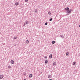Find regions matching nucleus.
<instances>
[{
  "label": "nucleus",
  "instance_id": "412c9836",
  "mask_svg": "<svg viewBox=\"0 0 80 80\" xmlns=\"http://www.w3.org/2000/svg\"><path fill=\"white\" fill-rule=\"evenodd\" d=\"M61 37H62V38H63V35H61Z\"/></svg>",
  "mask_w": 80,
  "mask_h": 80
},
{
  "label": "nucleus",
  "instance_id": "ddd939ff",
  "mask_svg": "<svg viewBox=\"0 0 80 80\" xmlns=\"http://www.w3.org/2000/svg\"><path fill=\"white\" fill-rule=\"evenodd\" d=\"M73 65H75V64H76V62H74L72 63Z\"/></svg>",
  "mask_w": 80,
  "mask_h": 80
},
{
  "label": "nucleus",
  "instance_id": "4468645a",
  "mask_svg": "<svg viewBox=\"0 0 80 80\" xmlns=\"http://www.w3.org/2000/svg\"><path fill=\"white\" fill-rule=\"evenodd\" d=\"M48 78H51V76L50 75H48Z\"/></svg>",
  "mask_w": 80,
  "mask_h": 80
},
{
  "label": "nucleus",
  "instance_id": "2eb2a0df",
  "mask_svg": "<svg viewBox=\"0 0 80 80\" xmlns=\"http://www.w3.org/2000/svg\"><path fill=\"white\" fill-rule=\"evenodd\" d=\"M56 65V62H55L53 63V65L54 66V65Z\"/></svg>",
  "mask_w": 80,
  "mask_h": 80
},
{
  "label": "nucleus",
  "instance_id": "9b49d317",
  "mask_svg": "<svg viewBox=\"0 0 80 80\" xmlns=\"http://www.w3.org/2000/svg\"><path fill=\"white\" fill-rule=\"evenodd\" d=\"M25 23L26 24V25H27V24H28V21H26L25 22Z\"/></svg>",
  "mask_w": 80,
  "mask_h": 80
},
{
  "label": "nucleus",
  "instance_id": "6ab92c4d",
  "mask_svg": "<svg viewBox=\"0 0 80 80\" xmlns=\"http://www.w3.org/2000/svg\"><path fill=\"white\" fill-rule=\"evenodd\" d=\"M14 40L15 39H17V37H14Z\"/></svg>",
  "mask_w": 80,
  "mask_h": 80
},
{
  "label": "nucleus",
  "instance_id": "5701e85b",
  "mask_svg": "<svg viewBox=\"0 0 80 80\" xmlns=\"http://www.w3.org/2000/svg\"><path fill=\"white\" fill-rule=\"evenodd\" d=\"M48 23H47V22H46L45 23V25H47Z\"/></svg>",
  "mask_w": 80,
  "mask_h": 80
},
{
  "label": "nucleus",
  "instance_id": "f03ea898",
  "mask_svg": "<svg viewBox=\"0 0 80 80\" xmlns=\"http://www.w3.org/2000/svg\"><path fill=\"white\" fill-rule=\"evenodd\" d=\"M10 62L12 64H14V63H15L14 61H13V60H11L10 61Z\"/></svg>",
  "mask_w": 80,
  "mask_h": 80
},
{
  "label": "nucleus",
  "instance_id": "423d86ee",
  "mask_svg": "<svg viewBox=\"0 0 80 80\" xmlns=\"http://www.w3.org/2000/svg\"><path fill=\"white\" fill-rule=\"evenodd\" d=\"M49 57L50 58H52V54L50 55H49Z\"/></svg>",
  "mask_w": 80,
  "mask_h": 80
},
{
  "label": "nucleus",
  "instance_id": "f257e3e1",
  "mask_svg": "<svg viewBox=\"0 0 80 80\" xmlns=\"http://www.w3.org/2000/svg\"><path fill=\"white\" fill-rule=\"evenodd\" d=\"M66 12H67V13H70L72 12V9L68 10Z\"/></svg>",
  "mask_w": 80,
  "mask_h": 80
},
{
  "label": "nucleus",
  "instance_id": "a878e982",
  "mask_svg": "<svg viewBox=\"0 0 80 80\" xmlns=\"http://www.w3.org/2000/svg\"><path fill=\"white\" fill-rule=\"evenodd\" d=\"M24 75H25V73H24Z\"/></svg>",
  "mask_w": 80,
  "mask_h": 80
},
{
  "label": "nucleus",
  "instance_id": "f8f14e48",
  "mask_svg": "<svg viewBox=\"0 0 80 80\" xmlns=\"http://www.w3.org/2000/svg\"><path fill=\"white\" fill-rule=\"evenodd\" d=\"M19 4H18V2H17L15 3V5L17 6V5H19Z\"/></svg>",
  "mask_w": 80,
  "mask_h": 80
},
{
  "label": "nucleus",
  "instance_id": "aec40b11",
  "mask_svg": "<svg viewBox=\"0 0 80 80\" xmlns=\"http://www.w3.org/2000/svg\"><path fill=\"white\" fill-rule=\"evenodd\" d=\"M28 0H25V2H28Z\"/></svg>",
  "mask_w": 80,
  "mask_h": 80
},
{
  "label": "nucleus",
  "instance_id": "6e6552de",
  "mask_svg": "<svg viewBox=\"0 0 80 80\" xmlns=\"http://www.w3.org/2000/svg\"><path fill=\"white\" fill-rule=\"evenodd\" d=\"M28 43H29V41L28 40H27L26 41V43L28 44Z\"/></svg>",
  "mask_w": 80,
  "mask_h": 80
},
{
  "label": "nucleus",
  "instance_id": "393cba45",
  "mask_svg": "<svg viewBox=\"0 0 80 80\" xmlns=\"http://www.w3.org/2000/svg\"><path fill=\"white\" fill-rule=\"evenodd\" d=\"M24 26H25V23H24Z\"/></svg>",
  "mask_w": 80,
  "mask_h": 80
},
{
  "label": "nucleus",
  "instance_id": "0eeeda50",
  "mask_svg": "<svg viewBox=\"0 0 80 80\" xmlns=\"http://www.w3.org/2000/svg\"><path fill=\"white\" fill-rule=\"evenodd\" d=\"M48 14L49 15H51V14H52V12H51L50 11H49L48 12Z\"/></svg>",
  "mask_w": 80,
  "mask_h": 80
},
{
  "label": "nucleus",
  "instance_id": "a211bd4d",
  "mask_svg": "<svg viewBox=\"0 0 80 80\" xmlns=\"http://www.w3.org/2000/svg\"><path fill=\"white\" fill-rule=\"evenodd\" d=\"M35 12L36 13H37V9H35Z\"/></svg>",
  "mask_w": 80,
  "mask_h": 80
},
{
  "label": "nucleus",
  "instance_id": "1a4fd4ad",
  "mask_svg": "<svg viewBox=\"0 0 80 80\" xmlns=\"http://www.w3.org/2000/svg\"><path fill=\"white\" fill-rule=\"evenodd\" d=\"M8 68H9V69H10L11 68V66L9 65L8 66Z\"/></svg>",
  "mask_w": 80,
  "mask_h": 80
},
{
  "label": "nucleus",
  "instance_id": "b1692460",
  "mask_svg": "<svg viewBox=\"0 0 80 80\" xmlns=\"http://www.w3.org/2000/svg\"><path fill=\"white\" fill-rule=\"evenodd\" d=\"M45 58H47V57L46 56Z\"/></svg>",
  "mask_w": 80,
  "mask_h": 80
},
{
  "label": "nucleus",
  "instance_id": "f3484780",
  "mask_svg": "<svg viewBox=\"0 0 80 80\" xmlns=\"http://www.w3.org/2000/svg\"><path fill=\"white\" fill-rule=\"evenodd\" d=\"M52 44H54V43H55V41H52Z\"/></svg>",
  "mask_w": 80,
  "mask_h": 80
},
{
  "label": "nucleus",
  "instance_id": "9d476101",
  "mask_svg": "<svg viewBox=\"0 0 80 80\" xmlns=\"http://www.w3.org/2000/svg\"><path fill=\"white\" fill-rule=\"evenodd\" d=\"M47 63H48V60H47L45 61V63L47 64Z\"/></svg>",
  "mask_w": 80,
  "mask_h": 80
},
{
  "label": "nucleus",
  "instance_id": "20e7f679",
  "mask_svg": "<svg viewBox=\"0 0 80 80\" xmlns=\"http://www.w3.org/2000/svg\"><path fill=\"white\" fill-rule=\"evenodd\" d=\"M64 10L66 11H68V10H69V8H66L64 9Z\"/></svg>",
  "mask_w": 80,
  "mask_h": 80
},
{
  "label": "nucleus",
  "instance_id": "4be33fe9",
  "mask_svg": "<svg viewBox=\"0 0 80 80\" xmlns=\"http://www.w3.org/2000/svg\"><path fill=\"white\" fill-rule=\"evenodd\" d=\"M52 18H50V19H49V21H52Z\"/></svg>",
  "mask_w": 80,
  "mask_h": 80
},
{
  "label": "nucleus",
  "instance_id": "7ed1b4c3",
  "mask_svg": "<svg viewBox=\"0 0 80 80\" xmlns=\"http://www.w3.org/2000/svg\"><path fill=\"white\" fill-rule=\"evenodd\" d=\"M3 75H1L0 76V79H2L3 78Z\"/></svg>",
  "mask_w": 80,
  "mask_h": 80
},
{
  "label": "nucleus",
  "instance_id": "39448f33",
  "mask_svg": "<svg viewBox=\"0 0 80 80\" xmlns=\"http://www.w3.org/2000/svg\"><path fill=\"white\" fill-rule=\"evenodd\" d=\"M29 77H30V78H32V74H30L29 75Z\"/></svg>",
  "mask_w": 80,
  "mask_h": 80
},
{
  "label": "nucleus",
  "instance_id": "dca6fc26",
  "mask_svg": "<svg viewBox=\"0 0 80 80\" xmlns=\"http://www.w3.org/2000/svg\"><path fill=\"white\" fill-rule=\"evenodd\" d=\"M68 54H69V52H68L66 53V55H68Z\"/></svg>",
  "mask_w": 80,
  "mask_h": 80
}]
</instances>
